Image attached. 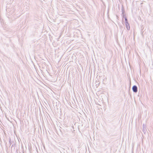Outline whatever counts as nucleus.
<instances>
[{"label":"nucleus","instance_id":"9b49d317","mask_svg":"<svg viewBox=\"0 0 153 153\" xmlns=\"http://www.w3.org/2000/svg\"><path fill=\"white\" fill-rule=\"evenodd\" d=\"M6 144H7V143H6L5 144L6 145Z\"/></svg>","mask_w":153,"mask_h":153},{"label":"nucleus","instance_id":"423d86ee","mask_svg":"<svg viewBox=\"0 0 153 153\" xmlns=\"http://www.w3.org/2000/svg\"><path fill=\"white\" fill-rule=\"evenodd\" d=\"M122 15L124 14H125V11L123 8V7L122 8Z\"/></svg>","mask_w":153,"mask_h":153},{"label":"nucleus","instance_id":"6e6552de","mask_svg":"<svg viewBox=\"0 0 153 153\" xmlns=\"http://www.w3.org/2000/svg\"><path fill=\"white\" fill-rule=\"evenodd\" d=\"M122 18H123H123H124L125 19V17H126V14H124L123 15H122Z\"/></svg>","mask_w":153,"mask_h":153},{"label":"nucleus","instance_id":"1a4fd4ad","mask_svg":"<svg viewBox=\"0 0 153 153\" xmlns=\"http://www.w3.org/2000/svg\"><path fill=\"white\" fill-rule=\"evenodd\" d=\"M36 151H37V148L36 147Z\"/></svg>","mask_w":153,"mask_h":153},{"label":"nucleus","instance_id":"39448f33","mask_svg":"<svg viewBox=\"0 0 153 153\" xmlns=\"http://www.w3.org/2000/svg\"><path fill=\"white\" fill-rule=\"evenodd\" d=\"M16 146V143H14L13 144H12L11 146V151L12 152L13 150H13H15V147Z\"/></svg>","mask_w":153,"mask_h":153},{"label":"nucleus","instance_id":"0eeeda50","mask_svg":"<svg viewBox=\"0 0 153 153\" xmlns=\"http://www.w3.org/2000/svg\"><path fill=\"white\" fill-rule=\"evenodd\" d=\"M125 23H127H127L128 22V20L127 19V17H125Z\"/></svg>","mask_w":153,"mask_h":153},{"label":"nucleus","instance_id":"9d476101","mask_svg":"<svg viewBox=\"0 0 153 153\" xmlns=\"http://www.w3.org/2000/svg\"><path fill=\"white\" fill-rule=\"evenodd\" d=\"M105 79H103V81H105Z\"/></svg>","mask_w":153,"mask_h":153},{"label":"nucleus","instance_id":"f257e3e1","mask_svg":"<svg viewBox=\"0 0 153 153\" xmlns=\"http://www.w3.org/2000/svg\"><path fill=\"white\" fill-rule=\"evenodd\" d=\"M132 90L134 93H137L138 91L137 86L135 85H133L132 87Z\"/></svg>","mask_w":153,"mask_h":153},{"label":"nucleus","instance_id":"7ed1b4c3","mask_svg":"<svg viewBox=\"0 0 153 153\" xmlns=\"http://www.w3.org/2000/svg\"><path fill=\"white\" fill-rule=\"evenodd\" d=\"M146 125H145L144 124L143 125V131L144 133V134H145L146 133V131H147L146 129Z\"/></svg>","mask_w":153,"mask_h":153},{"label":"nucleus","instance_id":"f03ea898","mask_svg":"<svg viewBox=\"0 0 153 153\" xmlns=\"http://www.w3.org/2000/svg\"><path fill=\"white\" fill-rule=\"evenodd\" d=\"M9 144L10 145V146L12 144H13L14 143H15V140L14 139V141L13 140H12L11 138L10 137H9Z\"/></svg>","mask_w":153,"mask_h":153},{"label":"nucleus","instance_id":"20e7f679","mask_svg":"<svg viewBox=\"0 0 153 153\" xmlns=\"http://www.w3.org/2000/svg\"><path fill=\"white\" fill-rule=\"evenodd\" d=\"M126 27L128 30H129L130 29L129 24L128 22L125 23Z\"/></svg>","mask_w":153,"mask_h":153}]
</instances>
